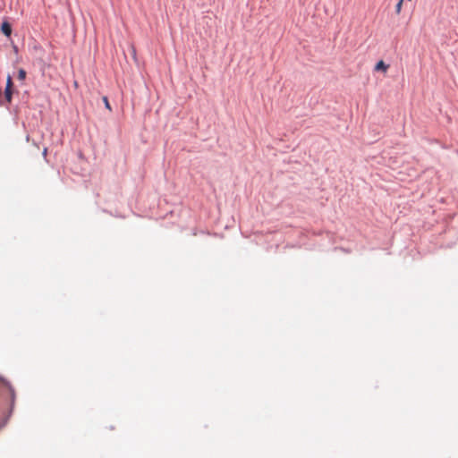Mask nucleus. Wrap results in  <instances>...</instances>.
Segmentation results:
<instances>
[{
  "label": "nucleus",
  "mask_w": 458,
  "mask_h": 458,
  "mask_svg": "<svg viewBox=\"0 0 458 458\" xmlns=\"http://www.w3.org/2000/svg\"><path fill=\"white\" fill-rule=\"evenodd\" d=\"M403 0H399L398 3L396 4V6H395V13L397 14H399L401 13V10H402V5H403Z\"/></svg>",
  "instance_id": "nucleus-6"
},
{
  "label": "nucleus",
  "mask_w": 458,
  "mask_h": 458,
  "mask_svg": "<svg viewBox=\"0 0 458 458\" xmlns=\"http://www.w3.org/2000/svg\"><path fill=\"white\" fill-rule=\"evenodd\" d=\"M26 78V72L23 69L19 70L18 72V79L20 81H24Z\"/></svg>",
  "instance_id": "nucleus-5"
},
{
  "label": "nucleus",
  "mask_w": 458,
  "mask_h": 458,
  "mask_svg": "<svg viewBox=\"0 0 458 458\" xmlns=\"http://www.w3.org/2000/svg\"><path fill=\"white\" fill-rule=\"evenodd\" d=\"M126 50H123V55L125 57H135L136 50L135 47L130 43H126Z\"/></svg>",
  "instance_id": "nucleus-1"
},
{
  "label": "nucleus",
  "mask_w": 458,
  "mask_h": 458,
  "mask_svg": "<svg viewBox=\"0 0 458 458\" xmlns=\"http://www.w3.org/2000/svg\"><path fill=\"white\" fill-rule=\"evenodd\" d=\"M13 52H14V54H15V55H17V54H18V48H17V47L13 46Z\"/></svg>",
  "instance_id": "nucleus-9"
},
{
  "label": "nucleus",
  "mask_w": 458,
  "mask_h": 458,
  "mask_svg": "<svg viewBox=\"0 0 458 458\" xmlns=\"http://www.w3.org/2000/svg\"><path fill=\"white\" fill-rule=\"evenodd\" d=\"M389 67L388 64H386L383 60H380L375 66L376 71H381L383 72H386L387 68Z\"/></svg>",
  "instance_id": "nucleus-3"
},
{
  "label": "nucleus",
  "mask_w": 458,
  "mask_h": 458,
  "mask_svg": "<svg viewBox=\"0 0 458 458\" xmlns=\"http://www.w3.org/2000/svg\"><path fill=\"white\" fill-rule=\"evenodd\" d=\"M12 89H6L5 88V90H4V96H5V99L8 103H11L12 101Z\"/></svg>",
  "instance_id": "nucleus-4"
},
{
  "label": "nucleus",
  "mask_w": 458,
  "mask_h": 458,
  "mask_svg": "<svg viewBox=\"0 0 458 458\" xmlns=\"http://www.w3.org/2000/svg\"><path fill=\"white\" fill-rule=\"evenodd\" d=\"M104 102H105V105H106V107L108 108L109 110L111 109L110 107V105H109V102H108V99L106 97H104L103 98Z\"/></svg>",
  "instance_id": "nucleus-8"
},
{
  "label": "nucleus",
  "mask_w": 458,
  "mask_h": 458,
  "mask_svg": "<svg viewBox=\"0 0 458 458\" xmlns=\"http://www.w3.org/2000/svg\"><path fill=\"white\" fill-rule=\"evenodd\" d=\"M1 31L3 34H4L6 37H10L12 34V26L9 22L4 21L1 25Z\"/></svg>",
  "instance_id": "nucleus-2"
},
{
  "label": "nucleus",
  "mask_w": 458,
  "mask_h": 458,
  "mask_svg": "<svg viewBox=\"0 0 458 458\" xmlns=\"http://www.w3.org/2000/svg\"><path fill=\"white\" fill-rule=\"evenodd\" d=\"M43 155H44V156H47V148H45V149H44V151H43Z\"/></svg>",
  "instance_id": "nucleus-10"
},
{
  "label": "nucleus",
  "mask_w": 458,
  "mask_h": 458,
  "mask_svg": "<svg viewBox=\"0 0 458 458\" xmlns=\"http://www.w3.org/2000/svg\"><path fill=\"white\" fill-rule=\"evenodd\" d=\"M13 87V81H12V77L10 75H8L7 77V80H6V89H12Z\"/></svg>",
  "instance_id": "nucleus-7"
}]
</instances>
